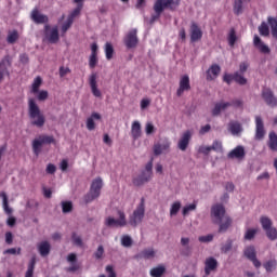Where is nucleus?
Here are the masks:
<instances>
[{"instance_id": "nucleus-1", "label": "nucleus", "mask_w": 277, "mask_h": 277, "mask_svg": "<svg viewBox=\"0 0 277 277\" xmlns=\"http://www.w3.org/2000/svg\"><path fill=\"white\" fill-rule=\"evenodd\" d=\"M210 217L212 224H217L219 233H226L228 227L233 224V220L226 214V208L221 203L211 207Z\"/></svg>"}, {"instance_id": "nucleus-2", "label": "nucleus", "mask_w": 277, "mask_h": 277, "mask_svg": "<svg viewBox=\"0 0 277 277\" xmlns=\"http://www.w3.org/2000/svg\"><path fill=\"white\" fill-rule=\"evenodd\" d=\"M28 117L30 120V124L32 127H37L38 129H42L47 122V117L40 110V106L36 103V100L29 98L28 100Z\"/></svg>"}, {"instance_id": "nucleus-3", "label": "nucleus", "mask_w": 277, "mask_h": 277, "mask_svg": "<svg viewBox=\"0 0 277 277\" xmlns=\"http://www.w3.org/2000/svg\"><path fill=\"white\" fill-rule=\"evenodd\" d=\"M181 3V0H156L154 4V12L155 15L151 16L150 23H155V21H159V17L163 13V10L166 8H169V10H176Z\"/></svg>"}, {"instance_id": "nucleus-4", "label": "nucleus", "mask_w": 277, "mask_h": 277, "mask_svg": "<svg viewBox=\"0 0 277 277\" xmlns=\"http://www.w3.org/2000/svg\"><path fill=\"white\" fill-rule=\"evenodd\" d=\"M144 215H146V200L142 198L134 211L129 215L128 223L135 228L144 222Z\"/></svg>"}, {"instance_id": "nucleus-5", "label": "nucleus", "mask_w": 277, "mask_h": 277, "mask_svg": "<svg viewBox=\"0 0 277 277\" xmlns=\"http://www.w3.org/2000/svg\"><path fill=\"white\" fill-rule=\"evenodd\" d=\"M101 189H103V179L95 177L91 183L89 193L84 196V202H92L100 198Z\"/></svg>"}, {"instance_id": "nucleus-6", "label": "nucleus", "mask_w": 277, "mask_h": 277, "mask_svg": "<svg viewBox=\"0 0 277 277\" xmlns=\"http://www.w3.org/2000/svg\"><path fill=\"white\" fill-rule=\"evenodd\" d=\"M118 219L108 216L105 220V224L106 226H109V228H124V226H127L128 222H127V214H124L123 211H118L117 212Z\"/></svg>"}, {"instance_id": "nucleus-7", "label": "nucleus", "mask_w": 277, "mask_h": 277, "mask_svg": "<svg viewBox=\"0 0 277 277\" xmlns=\"http://www.w3.org/2000/svg\"><path fill=\"white\" fill-rule=\"evenodd\" d=\"M55 138L49 135H40L32 141V153L38 157L42 153V146L44 144H53Z\"/></svg>"}, {"instance_id": "nucleus-8", "label": "nucleus", "mask_w": 277, "mask_h": 277, "mask_svg": "<svg viewBox=\"0 0 277 277\" xmlns=\"http://www.w3.org/2000/svg\"><path fill=\"white\" fill-rule=\"evenodd\" d=\"M45 40L50 42L51 44H57L60 42V30L57 26H45Z\"/></svg>"}, {"instance_id": "nucleus-9", "label": "nucleus", "mask_w": 277, "mask_h": 277, "mask_svg": "<svg viewBox=\"0 0 277 277\" xmlns=\"http://www.w3.org/2000/svg\"><path fill=\"white\" fill-rule=\"evenodd\" d=\"M123 42L127 49H135V47H137V43L140 42V40L137 39L136 28H133L126 35Z\"/></svg>"}, {"instance_id": "nucleus-10", "label": "nucleus", "mask_w": 277, "mask_h": 277, "mask_svg": "<svg viewBox=\"0 0 277 277\" xmlns=\"http://www.w3.org/2000/svg\"><path fill=\"white\" fill-rule=\"evenodd\" d=\"M255 140L261 141L265 137V123L261 116H255Z\"/></svg>"}, {"instance_id": "nucleus-11", "label": "nucleus", "mask_w": 277, "mask_h": 277, "mask_svg": "<svg viewBox=\"0 0 277 277\" xmlns=\"http://www.w3.org/2000/svg\"><path fill=\"white\" fill-rule=\"evenodd\" d=\"M192 84L189 83V76L184 75L180 78L179 89L176 91L177 96H183L184 92H189Z\"/></svg>"}, {"instance_id": "nucleus-12", "label": "nucleus", "mask_w": 277, "mask_h": 277, "mask_svg": "<svg viewBox=\"0 0 277 277\" xmlns=\"http://www.w3.org/2000/svg\"><path fill=\"white\" fill-rule=\"evenodd\" d=\"M153 180V173L148 171H143L138 176L133 179V185L136 187H142L145 183H148Z\"/></svg>"}, {"instance_id": "nucleus-13", "label": "nucleus", "mask_w": 277, "mask_h": 277, "mask_svg": "<svg viewBox=\"0 0 277 277\" xmlns=\"http://www.w3.org/2000/svg\"><path fill=\"white\" fill-rule=\"evenodd\" d=\"M245 256H247L249 259V261H251L254 265V267H256V269H259V267H261V261H259V259H256V249L253 246L247 247L245 249Z\"/></svg>"}, {"instance_id": "nucleus-14", "label": "nucleus", "mask_w": 277, "mask_h": 277, "mask_svg": "<svg viewBox=\"0 0 277 277\" xmlns=\"http://www.w3.org/2000/svg\"><path fill=\"white\" fill-rule=\"evenodd\" d=\"M10 66H12L10 56H4L0 62V81H3V77H10V71L8 70Z\"/></svg>"}, {"instance_id": "nucleus-15", "label": "nucleus", "mask_w": 277, "mask_h": 277, "mask_svg": "<svg viewBox=\"0 0 277 277\" xmlns=\"http://www.w3.org/2000/svg\"><path fill=\"white\" fill-rule=\"evenodd\" d=\"M227 131L235 137H239L243 133V126L239 121L232 120L227 124Z\"/></svg>"}, {"instance_id": "nucleus-16", "label": "nucleus", "mask_w": 277, "mask_h": 277, "mask_svg": "<svg viewBox=\"0 0 277 277\" xmlns=\"http://www.w3.org/2000/svg\"><path fill=\"white\" fill-rule=\"evenodd\" d=\"M192 131L187 130L182 134L180 141L177 142V148L183 153L187 150V146H189V142L192 141Z\"/></svg>"}, {"instance_id": "nucleus-17", "label": "nucleus", "mask_w": 277, "mask_h": 277, "mask_svg": "<svg viewBox=\"0 0 277 277\" xmlns=\"http://www.w3.org/2000/svg\"><path fill=\"white\" fill-rule=\"evenodd\" d=\"M262 97L264 98L265 103L269 107H276L277 106V97L274 96V93L269 89H264L262 92Z\"/></svg>"}, {"instance_id": "nucleus-18", "label": "nucleus", "mask_w": 277, "mask_h": 277, "mask_svg": "<svg viewBox=\"0 0 277 277\" xmlns=\"http://www.w3.org/2000/svg\"><path fill=\"white\" fill-rule=\"evenodd\" d=\"M228 159H243L246 157V148L238 145L227 154Z\"/></svg>"}, {"instance_id": "nucleus-19", "label": "nucleus", "mask_w": 277, "mask_h": 277, "mask_svg": "<svg viewBox=\"0 0 277 277\" xmlns=\"http://www.w3.org/2000/svg\"><path fill=\"white\" fill-rule=\"evenodd\" d=\"M215 269H217V260L213 256L207 258L205 262L206 276H209L211 272H215Z\"/></svg>"}, {"instance_id": "nucleus-20", "label": "nucleus", "mask_w": 277, "mask_h": 277, "mask_svg": "<svg viewBox=\"0 0 277 277\" xmlns=\"http://www.w3.org/2000/svg\"><path fill=\"white\" fill-rule=\"evenodd\" d=\"M220 72H222L220 65H211V67L207 70V81H214V79H217L220 76Z\"/></svg>"}, {"instance_id": "nucleus-21", "label": "nucleus", "mask_w": 277, "mask_h": 277, "mask_svg": "<svg viewBox=\"0 0 277 277\" xmlns=\"http://www.w3.org/2000/svg\"><path fill=\"white\" fill-rule=\"evenodd\" d=\"M171 145H172V143L170 142V140L164 138L161 144H156V145L154 146V154H155L156 156H159V155H161L163 151L170 150V146H171Z\"/></svg>"}, {"instance_id": "nucleus-22", "label": "nucleus", "mask_w": 277, "mask_h": 277, "mask_svg": "<svg viewBox=\"0 0 277 277\" xmlns=\"http://www.w3.org/2000/svg\"><path fill=\"white\" fill-rule=\"evenodd\" d=\"M89 82H90L91 92L93 96H95L96 98H103V93L101 92V90H98V87L96 84L95 74L91 75Z\"/></svg>"}, {"instance_id": "nucleus-23", "label": "nucleus", "mask_w": 277, "mask_h": 277, "mask_svg": "<svg viewBox=\"0 0 277 277\" xmlns=\"http://www.w3.org/2000/svg\"><path fill=\"white\" fill-rule=\"evenodd\" d=\"M202 39V30L195 23L190 26V40L192 42H198Z\"/></svg>"}, {"instance_id": "nucleus-24", "label": "nucleus", "mask_w": 277, "mask_h": 277, "mask_svg": "<svg viewBox=\"0 0 277 277\" xmlns=\"http://www.w3.org/2000/svg\"><path fill=\"white\" fill-rule=\"evenodd\" d=\"M230 107V103L221 101L214 105V108L212 109V116H220L222 111H226Z\"/></svg>"}, {"instance_id": "nucleus-25", "label": "nucleus", "mask_w": 277, "mask_h": 277, "mask_svg": "<svg viewBox=\"0 0 277 277\" xmlns=\"http://www.w3.org/2000/svg\"><path fill=\"white\" fill-rule=\"evenodd\" d=\"M101 114L92 113L91 116L87 119L88 131H94L96 129V123H94V120H101Z\"/></svg>"}, {"instance_id": "nucleus-26", "label": "nucleus", "mask_w": 277, "mask_h": 277, "mask_svg": "<svg viewBox=\"0 0 277 277\" xmlns=\"http://www.w3.org/2000/svg\"><path fill=\"white\" fill-rule=\"evenodd\" d=\"M155 256H157V251H155V249L153 248L144 249L143 251L136 254V259H145V260L155 259Z\"/></svg>"}, {"instance_id": "nucleus-27", "label": "nucleus", "mask_w": 277, "mask_h": 277, "mask_svg": "<svg viewBox=\"0 0 277 277\" xmlns=\"http://www.w3.org/2000/svg\"><path fill=\"white\" fill-rule=\"evenodd\" d=\"M37 248L40 256H49L51 254V243L49 241H41Z\"/></svg>"}, {"instance_id": "nucleus-28", "label": "nucleus", "mask_w": 277, "mask_h": 277, "mask_svg": "<svg viewBox=\"0 0 277 277\" xmlns=\"http://www.w3.org/2000/svg\"><path fill=\"white\" fill-rule=\"evenodd\" d=\"M131 135L133 140H140V137H142V124L140 121H134L132 123Z\"/></svg>"}, {"instance_id": "nucleus-29", "label": "nucleus", "mask_w": 277, "mask_h": 277, "mask_svg": "<svg viewBox=\"0 0 277 277\" xmlns=\"http://www.w3.org/2000/svg\"><path fill=\"white\" fill-rule=\"evenodd\" d=\"M253 43H254V47H256V49H259V51H261V53H269V47H267L266 44L263 43V41L261 40V37L259 36H254L253 38Z\"/></svg>"}, {"instance_id": "nucleus-30", "label": "nucleus", "mask_w": 277, "mask_h": 277, "mask_svg": "<svg viewBox=\"0 0 277 277\" xmlns=\"http://www.w3.org/2000/svg\"><path fill=\"white\" fill-rule=\"evenodd\" d=\"M0 198H2V209L6 215H12V208H10L8 194L5 192L0 193Z\"/></svg>"}, {"instance_id": "nucleus-31", "label": "nucleus", "mask_w": 277, "mask_h": 277, "mask_svg": "<svg viewBox=\"0 0 277 277\" xmlns=\"http://www.w3.org/2000/svg\"><path fill=\"white\" fill-rule=\"evenodd\" d=\"M267 146H268L269 150H273V153H277V134H276V132H274V131L269 132Z\"/></svg>"}, {"instance_id": "nucleus-32", "label": "nucleus", "mask_w": 277, "mask_h": 277, "mask_svg": "<svg viewBox=\"0 0 277 277\" xmlns=\"http://www.w3.org/2000/svg\"><path fill=\"white\" fill-rule=\"evenodd\" d=\"M30 16L31 19L38 24L47 23V21H49V17H47V15L39 13L36 9L31 12Z\"/></svg>"}, {"instance_id": "nucleus-33", "label": "nucleus", "mask_w": 277, "mask_h": 277, "mask_svg": "<svg viewBox=\"0 0 277 277\" xmlns=\"http://www.w3.org/2000/svg\"><path fill=\"white\" fill-rule=\"evenodd\" d=\"M77 3V8L68 15L67 18L75 23V18L81 14V10H83V2H75Z\"/></svg>"}, {"instance_id": "nucleus-34", "label": "nucleus", "mask_w": 277, "mask_h": 277, "mask_svg": "<svg viewBox=\"0 0 277 277\" xmlns=\"http://www.w3.org/2000/svg\"><path fill=\"white\" fill-rule=\"evenodd\" d=\"M151 277H162L166 274V266L159 265L150 269L149 272Z\"/></svg>"}, {"instance_id": "nucleus-35", "label": "nucleus", "mask_w": 277, "mask_h": 277, "mask_svg": "<svg viewBox=\"0 0 277 277\" xmlns=\"http://www.w3.org/2000/svg\"><path fill=\"white\" fill-rule=\"evenodd\" d=\"M40 85H42V78L41 77H37L35 78L32 84H31V94H38V92H40Z\"/></svg>"}, {"instance_id": "nucleus-36", "label": "nucleus", "mask_w": 277, "mask_h": 277, "mask_svg": "<svg viewBox=\"0 0 277 277\" xmlns=\"http://www.w3.org/2000/svg\"><path fill=\"white\" fill-rule=\"evenodd\" d=\"M250 0H235L234 12L235 14H241L243 12V3H248Z\"/></svg>"}, {"instance_id": "nucleus-37", "label": "nucleus", "mask_w": 277, "mask_h": 277, "mask_svg": "<svg viewBox=\"0 0 277 277\" xmlns=\"http://www.w3.org/2000/svg\"><path fill=\"white\" fill-rule=\"evenodd\" d=\"M260 224L262 225L263 230H268L272 228V219L267 216H261Z\"/></svg>"}, {"instance_id": "nucleus-38", "label": "nucleus", "mask_w": 277, "mask_h": 277, "mask_svg": "<svg viewBox=\"0 0 277 277\" xmlns=\"http://www.w3.org/2000/svg\"><path fill=\"white\" fill-rule=\"evenodd\" d=\"M234 81H236V83H239V85H246V83H248V79L243 77V74H239V71H236L234 74Z\"/></svg>"}, {"instance_id": "nucleus-39", "label": "nucleus", "mask_w": 277, "mask_h": 277, "mask_svg": "<svg viewBox=\"0 0 277 277\" xmlns=\"http://www.w3.org/2000/svg\"><path fill=\"white\" fill-rule=\"evenodd\" d=\"M233 250V240L228 239L221 246V252L223 254H228Z\"/></svg>"}, {"instance_id": "nucleus-40", "label": "nucleus", "mask_w": 277, "mask_h": 277, "mask_svg": "<svg viewBox=\"0 0 277 277\" xmlns=\"http://www.w3.org/2000/svg\"><path fill=\"white\" fill-rule=\"evenodd\" d=\"M121 246H123V248H131L133 246V238L129 235H123L121 237Z\"/></svg>"}, {"instance_id": "nucleus-41", "label": "nucleus", "mask_w": 277, "mask_h": 277, "mask_svg": "<svg viewBox=\"0 0 277 277\" xmlns=\"http://www.w3.org/2000/svg\"><path fill=\"white\" fill-rule=\"evenodd\" d=\"M36 267V258H31L29 264H28V269L26 272L25 277H34V269Z\"/></svg>"}, {"instance_id": "nucleus-42", "label": "nucleus", "mask_w": 277, "mask_h": 277, "mask_svg": "<svg viewBox=\"0 0 277 277\" xmlns=\"http://www.w3.org/2000/svg\"><path fill=\"white\" fill-rule=\"evenodd\" d=\"M263 266L266 269V272L272 273L276 269L277 262H276V260H271V261H267L266 263H264Z\"/></svg>"}, {"instance_id": "nucleus-43", "label": "nucleus", "mask_w": 277, "mask_h": 277, "mask_svg": "<svg viewBox=\"0 0 277 277\" xmlns=\"http://www.w3.org/2000/svg\"><path fill=\"white\" fill-rule=\"evenodd\" d=\"M268 24L271 25L272 35L274 38H277V19L269 17Z\"/></svg>"}, {"instance_id": "nucleus-44", "label": "nucleus", "mask_w": 277, "mask_h": 277, "mask_svg": "<svg viewBox=\"0 0 277 277\" xmlns=\"http://www.w3.org/2000/svg\"><path fill=\"white\" fill-rule=\"evenodd\" d=\"M265 233H266V236L268 237V239L271 241H276V239H277V229H276V227H271V228L266 229Z\"/></svg>"}, {"instance_id": "nucleus-45", "label": "nucleus", "mask_w": 277, "mask_h": 277, "mask_svg": "<svg viewBox=\"0 0 277 277\" xmlns=\"http://www.w3.org/2000/svg\"><path fill=\"white\" fill-rule=\"evenodd\" d=\"M105 55L106 60H111V57H114V45L109 42L105 44Z\"/></svg>"}, {"instance_id": "nucleus-46", "label": "nucleus", "mask_w": 277, "mask_h": 277, "mask_svg": "<svg viewBox=\"0 0 277 277\" xmlns=\"http://www.w3.org/2000/svg\"><path fill=\"white\" fill-rule=\"evenodd\" d=\"M61 207L63 213H70L72 211V201H62Z\"/></svg>"}, {"instance_id": "nucleus-47", "label": "nucleus", "mask_w": 277, "mask_h": 277, "mask_svg": "<svg viewBox=\"0 0 277 277\" xmlns=\"http://www.w3.org/2000/svg\"><path fill=\"white\" fill-rule=\"evenodd\" d=\"M196 203H189L187 206H185L182 210V215H189V213H192V211H196Z\"/></svg>"}, {"instance_id": "nucleus-48", "label": "nucleus", "mask_w": 277, "mask_h": 277, "mask_svg": "<svg viewBox=\"0 0 277 277\" xmlns=\"http://www.w3.org/2000/svg\"><path fill=\"white\" fill-rule=\"evenodd\" d=\"M181 211V201H175L171 205L170 215H176Z\"/></svg>"}, {"instance_id": "nucleus-49", "label": "nucleus", "mask_w": 277, "mask_h": 277, "mask_svg": "<svg viewBox=\"0 0 277 277\" xmlns=\"http://www.w3.org/2000/svg\"><path fill=\"white\" fill-rule=\"evenodd\" d=\"M103 254H105V248H103V245H100L93 256L96 261H101V259H103Z\"/></svg>"}, {"instance_id": "nucleus-50", "label": "nucleus", "mask_w": 277, "mask_h": 277, "mask_svg": "<svg viewBox=\"0 0 277 277\" xmlns=\"http://www.w3.org/2000/svg\"><path fill=\"white\" fill-rule=\"evenodd\" d=\"M71 239L75 246L78 248H83V239H81V236L72 234Z\"/></svg>"}, {"instance_id": "nucleus-51", "label": "nucleus", "mask_w": 277, "mask_h": 277, "mask_svg": "<svg viewBox=\"0 0 277 277\" xmlns=\"http://www.w3.org/2000/svg\"><path fill=\"white\" fill-rule=\"evenodd\" d=\"M6 40L9 44H14L18 40V32L16 30L9 32Z\"/></svg>"}, {"instance_id": "nucleus-52", "label": "nucleus", "mask_w": 277, "mask_h": 277, "mask_svg": "<svg viewBox=\"0 0 277 277\" xmlns=\"http://www.w3.org/2000/svg\"><path fill=\"white\" fill-rule=\"evenodd\" d=\"M259 32L261 36H269V27L265 23H262L259 27Z\"/></svg>"}, {"instance_id": "nucleus-53", "label": "nucleus", "mask_w": 277, "mask_h": 277, "mask_svg": "<svg viewBox=\"0 0 277 277\" xmlns=\"http://www.w3.org/2000/svg\"><path fill=\"white\" fill-rule=\"evenodd\" d=\"M258 230L256 229H247L246 234H245V239H247L248 241L254 239L255 235H256Z\"/></svg>"}, {"instance_id": "nucleus-54", "label": "nucleus", "mask_w": 277, "mask_h": 277, "mask_svg": "<svg viewBox=\"0 0 277 277\" xmlns=\"http://www.w3.org/2000/svg\"><path fill=\"white\" fill-rule=\"evenodd\" d=\"M155 131H156V128L153 124V122H147L145 124V133H146V135H153V133H155Z\"/></svg>"}, {"instance_id": "nucleus-55", "label": "nucleus", "mask_w": 277, "mask_h": 277, "mask_svg": "<svg viewBox=\"0 0 277 277\" xmlns=\"http://www.w3.org/2000/svg\"><path fill=\"white\" fill-rule=\"evenodd\" d=\"M228 42L230 47H235V42H237V35H235V29H232L229 31Z\"/></svg>"}, {"instance_id": "nucleus-56", "label": "nucleus", "mask_w": 277, "mask_h": 277, "mask_svg": "<svg viewBox=\"0 0 277 277\" xmlns=\"http://www.w3.org/2000/svg\"><path fill=\"white\" fill-rule=\"evenodd\" d=\"M180 252L182 254V256H189V254H192V246H182V248L180 249Z\"/></svg>"}, {"instance_id": "nucleus-57", "label": "nucleus", "mask_w": 277, "mask_h": 277, "mask_svg": "<svg viewBox=\"0 0 277 277\" xmlns=\"http://www.w3.org/2000/svg\"><path fill=\"white\" fill-rule=\"evenodd\" d=\"M37 98L38 101H47L49 98V91H38L37 92Z\"/></svg>"}, {"instance_id": "nucleus-58", "label": "nucleus", "mask_w": 277, "mask_h": 277, "mask_svg": "<svg viewBox=\"0 0 277 277\" xmlns=\"http://www.w3.org/2000/svg\"><path fill=\"white\" fill-rule=\"evenodd\" d=\"M96 64H98V57H96V54H91L89 58L90 68H95Z\"/></svg>"}, {"instance_id": "nucleus-59", "label": "nucleus", "mask_w": 277, "mask_h": 277, "mask_svg": "<svg viewBox=\"0 0 277 277\" xmlns=\"http://www.w3.org/2000/svg\"><path fill=\"white\" fill-rule=\"evenodd\" d=\"M72 23H74L72 19H69L67 17V21L62 26V34H63V36H64V34H66V31H68L69 27H72Z\"/></svg>"}, {"instance_id": "nucleus-60", "label": "nucleus", "mask_w": 277, "mask_h": 277, "mask_svg": "<svg viewBox=\"0 0 277 277\" xmlns=\"http://www.w3.org/2000/svg\"><path fill=\"white\" fill-rule=\"evenodd\" d=\"M213 237H214L213 234H209L207 236H200L199 241L201 243H211V241H213Z\"/></svg>"}, {"instance_id": "nucleus-61", "label": "nucleus", "mask_w": 277, "mask_h": 277, "mask_svg": "<svg viewBox=\"0 0 277 277\" xmlns=\"http://www.w3.org/2000/svg\"><path fill=\"white\" fill-rule=\"evenodd\" d=\"M212 150H215V153H222V142L214 141L212 146H210Z\"/></svg>"}, {"instance_id": "nucleus-62", "label": "nucleus", "mask_w": 277, "mask_h": 277, "mask_svg": "<svg viewBox=\"0 0 277 277\" xmlns=\"http://www.w3.org/2000/svg\"><path fill=\"white\" fill-rule=\"evenodd\" d=\"M211 150H212L211 146L201 145L198 148V153H200L201 155H209V153H211Z\"/></svg>"}, {"instance_id": "nucleus-63", "label": "nucleus", "mask_w": 277, "mask_h": 277, "mask_svg": "<svg viewBox=\"0 0 277 277\" xmlns=\"http://www.w3.org/2000/svg\"><path fill=\"white\" fill-rule=\"evenodd\" d=\"M250 67V64H248V63H246V62H243V63H240V65H239V74L240 75H243L247 70H248V68Z\"/></svg>"}, {"instance_id": "nucleus-64", "label": "nucleus", "mask_w": 277, "mask_h": 277, "mask_svg": "<svg viewBox=\"0 0 277 277\" xmlns=\"http://www.w3.org/2000/svg\"><path fill=\"white\" fill-rule=\"evenodd\" d=\"M3 254H21V248H11L3 251Z\"/></svg>"}]
</instances>
